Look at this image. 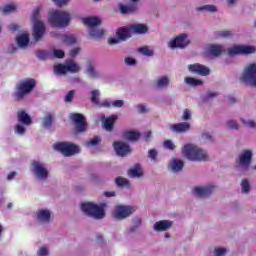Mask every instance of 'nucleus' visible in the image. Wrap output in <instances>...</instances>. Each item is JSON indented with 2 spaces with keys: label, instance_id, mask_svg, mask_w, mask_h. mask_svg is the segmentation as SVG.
<instances>
[{
  "label": "nucleus",
  "instance_id": "obj_1",
  "mask_svg": "<svg viewBox=\"0 0 256 256\" xmlns=\"http://www.w3.org/2000/svg\"><path fill=\"white\" fill-rule=\"evenodd\" d=\"M182 154L189 161H209V154L197 144L188 143L182 147Z\"/></svg>",
  "mask_w": 256,
  "mask_h": 256
},
{
  "label": "nucleus",
  "instance_id": "obj_2",
  "mask_svg": "<svg viewBox=\"0 0 256 256\" xmlns=\"http://www.w3.org/2000/svg\"><path fill=\"white\" fill-rule=\"evenodd\" d=\"M71 13L63 10H52L48 13V23L52 27L63 29L71 25Z\"/></svg>",
  "mask_w": 256,
  "mask_h": 256
},
{
  "label": "nucleus",
  "instance_id": "obj_3",
  "mask_svg": "<svg viewBox=\"0 0 256 256\" xmlns=\"http://www.w3.org/2000/svg\"><path fill=\"white\" fill-rule=\"evenodd\" d=\"M80 209L84 215L92 217L93 219H105V210L107 209V203H94L83 202L80 205Z\"/></svg>",
  "mask_w": 256,
  "mask_h": 256
},
{
  "label": "nucleus",
  "instance_id": "obj_4",
  "mask_svg": "<svg viewBox=\"0 0 256 256\" xmlns=\"http://www.w3.org/2000/svg\"><path fill=\"white\" fill-rule=\"evenodd\" d=\"M37 85V80L33 78H26L22 81H20L15 88V91L13 93V97L16 101H23L29 93L33 92V89H35Z\"/></svg>",
  "mask_w": 256,
  "mask_h": 256
},
{
  "label": "nucleus",
  "instance_id": "obj_5",
  "mask_svg": "<svg viewBox=\"0 0 256 256\" xmlns=\"http://www.w3.org/2000/svg\"><path fill=\"white\" fill-rule=\"evenodd\" d=\"M41 8H35L32 13L33 30L32 36L35 41H41L43 35H45V23L39 19Z\"/></svg>",
  "mask_w": 256,
  "mask_h": 256
},
{
  "label": "nucleus",
  "instance_id": "obj_6",
  "mask_svg": "<svg viewBox=\"0 0 256 256\" xmlns=\"http://www.w3.org/2000/svg\"><path fill=\"white\" fill-rule=\"evenodd\" d=\"M135 211H137L135 206L116 205L112 211V218L115 221H123L127 219V217H131Z\"/></svg>",
  "mask_w": 256,
  "mask_h": 256
},
{
  "label": "nucleus",
  "instance_id": "obj_7",
  "mask_svg": "<svg viewBox=\"0 0 256 256\" xmlns=\"http://www.w3.org/2000/svg\"><path fill=\"white\" fill-rule=\"evenodd\" d=\"M240 80L246 85L256 87V63L251 62L245 65Z\"/></svg>",
  "mask_w": 256,
  "mask_h": 256
},
{
  "label": "nucleus",
  "instance_id": "obj_8",
  "mask_svg": "<svg viewBox=\"0 0 256 256\" xmlns=\"http://www.w3.org/2000/svg\"><path fill=\"white\" fill-rule=\"evenodd\" d=\"M81 65L74 60H68L65 64H56L54 66V73L56 75H65L66 73H79Z\"/></svg>",
  "mask_w": 256,
  "mask_h": 256
},
{
  "label": "nucleus",
  "instance_id": "obj_9",
  "mask_svg": "<svg viewBox=\"0 0 256 256\" xmlns=\"http://www.w3.org/2000/svg\"><path fill=\"white\" fill-rule=\"evenodd\" d=\"M53 149H55V151H59V153H62L65 157L77 155V153L81 151L79 146L69 142H58L53 146Z\"/></svg>",
  "mask_w": 256,
  "mask_h": 256
},
{
  "label": "nucleus",
  "instance_id": "obj_10",
  "mask_svg": "<svg viewBox=\"0 0 256 256\" xmlns=\"http://www.w3.org/2000/svg\"><path fill=\"white\" fill-rule=\"evenodd\" d=\"M31 173L36 181H47L49 177V170L42 162H34L31 165Z\"/></svg>",
  "mask_w": 256,
  "mask_h": 256
},
{
  "label": "nucleus",
  "instance_id": "obj_11",
  "mask_svg": "<svg viewBox=\"0 0 256 256\" xmlns=\"http://www.w3.org/2000/svg\"><path fill=\"white\" fill-rule=\"evenodd\" d=\"M255 53L256 46L253 45L238 44L228 48V54L232 57H235V55H255Z\"/></svg>",
  "mask_w": 256,
  "mask_h": 256
},
{
  "label": "nucleus",
  "instance_id": "obj_12",
  "mask_svg": "<svg viewBox=\"0 0 256 256\" xmlns=\"http://www.w3.org/2000/svg\"><path fill=\"white\" fill-rule=\"evenodd\" d=\"M191 40H189V36L185 33L180 34L168 42L169 49H185L188 47Z\"/></svg>",
  "mask_w": 256,
  "mask_h": 256
},
{
  "label": "nucleus",
  "instance_id": "obj_13",
  "mask_svg": "<svg viewBox=\"0 0 256 256\" xmlns=\"http://www.w3.org/2000/svg\"><path fill=\"white\" fill-rule=\"evenodd\" d=\"M70 119L74 123L77 133H85V131H87L85 116L79 113H74L70 115Z\"/></svg>",
  "mask_w": 256,
  "mask_h": 256
},
{
  "label": "nucleus",
  "instance_id": "obj_14",
  "mask_svg": "<svg viewBox=\"0 0 256 256\" xmlns=\"http://www.w3.org/2000/svg\"><path fill=\"white\" fill-rule=\"evenodd\" d=\"M38 59H52V57H57V59H63L65 57V52L63 50L59 49H53L52 52H49L47 50H39L37 53Z\"/></svg>",
  "mask_w": 256,
  "mask_h": 256
},
{
  "label": "nucleus",
  "instance_id": "obj_15",
  "mask_svg": "<svg viewBox=\"0 0 256 256\" xmlns=\"http://www.w3.org/2000/svg\"><path fill=\"white\" fill-rule=\"evenodd\" d=\"M169 85H171V76L169 75L158 76L153 82V87L157 91H165V89H169Z\"/></svg>",
  "mask_w": 256,
  "mask_h": 256
},
{
  "label": "nucleus",
  "instance_id": "obj_16",
  "mask_svg": "<svg viewBox=\"0 0 256 256\" xmlns=\"http://www.w3.org/2000/svg\"><path fill=\"white\" fill-rule=\"evenodd\" d=\"M187 69L190 73H193V75H200L201 77H207V75L211 73L209 67L199 63L190 64L188 65Z\"/></svg>",
  "mask_w": 256,
  "mask_h": 256
},
{
  "label": "nucleus",
  "instance_id": "obj_17",
  "mask_svg": "<svg viewBox=\"0 0 256 256\" xmlns=\"http://www.w3.org/2000/svg\"><path fill=\"white\" fill-rule=\"evenodd\" d=\"M217 189V186L215 184H208L206 186H198L193 189V194L196 195V197H209L213 191Z\"/></svg>",
  "mask_w": 256,
  "mask_h": 256
},
{
  "label": "nucleus",
  "instance_id": "obj_18",
  "mask_svg": "<svg viewBox=\"0 0 256 256\" xmlns=\"http://www.w3.org/2000/svg\"><path fill=\"white\" fill-rule=\"evenodd\" d=\"M251 159H253V151L244 150L238 157V166L247 169L251 165Z\"/></svg>",
  "mask_w": 256,
  "mask_h": 256
},
{
  "label": "nucleus",
  "instance_id": "obj_19",
  "mask_svg": "<svg viewBox=\"0 0 256 256\" xmlns=\"http://www.w3.org/2000/svg\"><path fill=\"white\" fill-rule=\"evenodd\" d=\"M36 220L40 225H47L51 223V210L47 208H41L36 212Z\"/></svg>",
  "mask_w": 256,
  "mask_h": 256
},
{
  "label": "nucleus",
  "instance_id": "obj_20",
  "mask_svg": "<svg viewBox=\"0 0 256 256\" xmlns=\"http://www.w3.org/2000/svg\"><path fill=\"white\" fill-rule=\"evenodd\" d=\"M113 147L114 151H116V154L119 155V157H125L131 154V147H129L128 144L125 142H114Z\"/></svg>",
  "mask_w": 256,
  "mask_h": 256
},
{
  "label": "nucleus",
  "instance_id": "obj_21",
  "mask_svg": "<svg viewBox=\"0 0 256 256\" xmlns=\"http://www.w3.org/2000/svg\"><path fill=\"white\" fill-rule=\"evenodd\" d=\"M171 227H173V221L159 220L153 224L152 229L156 231V233H164L165 231H169Z\"/></svg>",
  "mask_w": 256,
  "mask_h": 256
},
{
  "label": "nucleus",
  "instance_id": "obj_22",
  "mask_svg": "<svg viewBox=\"0 0 256 256\" xmlns=\"http://www.w3.org/2000/svg\"><path fill=\"white\" fill-rule=\"evenodd\" d=\"M168 129L172 131V133H187L191 131V123L180 122L176 124H170Z\"/></svg>",
  "mask_w": 256,
  "mask_h": 256
},
{
  "label": "nucleus",
  "instance_id": "obj_23",
  "mask_svg": "<svg viewBox=\"0 0 256 256\" xmlns=\"http://www.w3.org/2000/svg\"><path fill=\"white\" fill-rule=\"evenodd\" d=\"M80 21L81 23H83V25H85V27H88L89 30L99 27V25H101V18L97 16L82 17L80 18Z\"/></svg>",
  "mask_w": 256,
  "mask_h": 256
},
{
  "label": "nucleus",
  "instance_id": "obj_24",
  "mask_svg": "<svg viewBox=\"0 0 256 256\" xmlns=\"http://www.w3.org/2000/svg\"><path fill=\"white\" fill-rule=\"evenodd\" d=\"M225 51V47L223 45L219 44H211L206 47L205 49V55H208L210 57H219Z\"/></svg>",
  "mask_w": 256,
  "mask_h": 256
},
{
  "label": "nucleus",
  "instance_id": "obj_25",
  "mask_svg": "<svg viewBox=\"0 0 256 256\" xmlns=\"http://www.w3.org/2000/svg\"><path fill=\"white\" fill-rule=\"evenodd\" d=\"M118 116L117 115H111L109 117L101 116L100 120L102 121V125L105 129V131H113V125H115V122L117 121Z\"/></svg>",
  "mask_w": 256,
  "mask_h": 256
},
{
  "label": "nucleus",
  "instance_id": "obj_26",
  "mask_svg": "<svg viewBox=\"0 0 256 256\" xmlns=\"http://www.w3.org/2000/svg\"><path fill=\"white\" fill-rule=\"evenodd\" d=\"M184 165L183 160L174 158L170 161L168 168L172 173H179L180 171H183Z\"/></svg>",
  "mask_w": 256,
  "mask_h": 256
},
{
  "label": "nucleus",
  "instance_id": "obj_27",
  "mask_svg": "<svg viewBox=\"0 0 256 256\" xmlns=\"http://www.w3.org/2000/svg\"><path fill=\"white\" fill-rule=\"evenodd\" d=\"M86 75L90 79H99L101 77V74L95 69V65L91 62L86 65Z\"/></svg>",
  "mask_w": 256,
  "mask_h": 256
},
{
  "label": "nucleus",
  "instance_id": "obj_28",
  "mask_svg": "<svg viewBox=\"0 0 256 256\" xmlns=\"http://www.w3.org/2000/svg\"><path fill=\"white\" fill-rule=\"evenodd\" d=\"M129 177L132 179H139L143 176V168L139 164L134 165L132 168L128 171Z\"/></svg>",
  "mask_w": 256,
  "mask_h": 256
},
{
  "label": "nucleus",
  "instance_id": "obj_29",
  "mask_svg": "<svg viewBox=\"0 0 256 256\" xmlns=\"http://www.w3.org/2000/svg\"><path fill=\"white\" fill-rule=\"evenodd\" d=\"M17 117H18V123H22L27 126L31 125L32 123L31 116H29V114H27L25 110L18 111Z\"/></svg>",
  "mask_w": 256,
  "mask_h": 256
},
{
  "label": "nucleus",
  "instance_id": "obj_30",
  "mask_svg": "<svg viewBox=\"0 0 256 256\" xmlns=\"http://www.w3.org/2000/svg\"><path fill=\"white\" fill-rule=\"evenodd\" d=\"M16 42L18 47H20V49L27 47V45H29V34L27 33L18 34V36L16 37Z\"/></svg>",
  "mask_w": 256,
  "mask_h": 256
},
{
  "label": "nucleus",
  "instance_id": "obj_31",
  "mask_svg": "<svg viewBox=\"0 0 256 256\" xmlns=\"http://www.w3.org/2000/svg\"><path fill=\"white\" fill-rule=\"evenodd\" d=\"M130 31L136 35H144L149 31V28L145 24H133L130 26Z\"/></svg>",
  "mask_w": 256,
  "mask_h": 256
},
{
  "label": "nucleus",
  "instance_id": "obj_32",
  "mask_svg": "<svg viewBox=\"0 0 256 256\" xmlns=\"http://www.w3.org/2000/svg\"><path fill=\"white\" fill-rule=\"evenodd\" d=\"M196 11H198V13H217L218 9L216 5L206 4L203 6L196 7Z\"/></svg>",
  "mask_w": 256,
  "mask_h": 256
},
{
  "label": "nucleus",
  "instance_id": "obj_33",
  "mask_svg": "<svg viewBox=\"0 0 256 256\" xmlns=\"http://www.w3.org/2000/svg\"><path fill=\"white\" fill-rule=\"evenodd\" d=\"M131 26L129 28H119L116 32V35L122 40L126 41V39H129L131 37Z\"/></svg>",
  "mask_w": 256,
  "mask_h": 256
},
{
  "label": "nucleus",
  "instance_id": "obj_34",
  "mask_svg": "<svg viewBox=\"0 0 256 256\" xmlns=\"http://www.w3.org/2000/svg\"><path fill=\"white\" fill-rule=\"evenodd\" d=\"M137 6L133 4H120L119 5V11L122 13V15H129V13H134L136 11Z\"/></svg>",
  "mask_w": 256,
  "mask_h": 256
},
{
  "label": "nucleus",
  "instance_id": "obj_35",
  "mask_svg": "<svg viewBox=\"0 0 256 256\" xmlns=\"http://www.w3.org/2000/svg\"><path fill=\"white\" fill-rule=\"evenodd\" d=\"M184 83L186 85H188V87H201V85H203L202 80H199V79H196L193 77H189V76H186L184 78Z\"/></svg>",
  "mask_w": 256,
  "mask_h": 256
},
{
  "label": "nucleus",
  "instance_id": "obj_36",
  "mask_svg": "<svg viewBox=\"0 0 256 256\" xmlns=\"http://www.w3.org/2000/svg\"><path fill=\"white\" fill-rule=\"evenodd\" d=\"M89 35L90 37H93V39H99L102 35H105V30L99 26H96L95 28L89 30Z\"/></svg>",
  "mask_w": 256,
  "mask_h": 256
},
{
  "label": "nucleus",
  "instance_id": "obj_37",
  "mask_svg": "<svg viewBox=\"0 0 256 256\" xmlns=\"http://www.w3.org/2000/svg\"><path fill=\"white\" fill-rule=\"evenodd\" d=\"M124 137L128 141H137V139L141 137V134L135 130H129L124 133Z\"/></svg>",
  "mask_w": 256,
  "mask_h": 256
},
{
  "label": "nucleus",
  "instance_id": "obj_38",
  "mask_svg": "<svg viewBox=\"0 0 256 256\" xmlns=\"http://www.w3.org/2000/svg\"><path fill=\"white\" fill-rule=\"evenodd\" d=\"M27 125L22 124L21 122H18L15 126H14V133L16 135H19L20 137H23V135H25V133L27 132Z\"/></svg>",
  "mask_w": 256,
  "mask_h": 256
},
{
  "label": "nucleus",
  "instance_id": "obj_39",
  "mask_svg": "<svg viewBox=\"0 0 256 256\" xmlns=\"http://www.w3.org/2000/svg\"><path fill=\"white\" fill-rule=\"evenodd\" d=\"M241 189H242V193H244L245 195H247V193L251 191V183L249 182L248 179L242 180Z\"/></svg>",
  "mask_w": 256,
  "mask_h": 256
},
{
  "label": "nucleus",
  "instance_id": "obj_40",
  "mask_svg": "<svg viewBox=\"0 0 256 256\" xmlns=\"http://www.w3.org/2000/svg\"><path fill=\"white\" fill-rule=\"evenodd\" d=\"M101 96V92L99 90H92L91 91V101L94 105H99L101 101H99V97Z\"/></svg>",
  "mask_w": 256,
  "mask_h": 256
},
{
  "label": "nucleus",
  "instance_id": "obj_41",
  "mask_svg": "<svg viewBox=\"0 0 256 256\" xmlns=\"http://www.w3.org/2000/svg\"><path fill=\"white\" fill-rule=\"evenodd\" d=\"M193 117V112L190 109H184L181 115V119L184 122L191 121Z\"/></svg>",
  "mask_w": 256,
  "mask_h": 256
},
{
  "label": "nucleus",
  "instance_id": "obj_42",
  "mask_svg": "<svg viewBox=\"0 0 256 256\" xmlns=\"http://www.w3.org/2000/svg\"><path fill=\"white\" fill-rule=\"evenodd\" d=\"M240 121L243 123V125H246V127H250L251 129H255L256 127V123L248 117H242L240 118Z\"/></svg>",
  "mask_w": 256,
  "mask_h": 256
},
{
  "label": "nucleus",
  "instance_id": "obj_43",
  "mask_svg": "<svg viewBox=\"0 0 256 256\" xmlns=\"http://www.w3.org/2000/svg\"><path fill=\"white\" fill-rule=\"evenodd\" d=\"M2 13H13L17 11V6L15 4H7L1 7Z\"/></svg>",
  "mask_w": 256,
  "mask_h": 256
},
{
  "label": "nucleus",
  "instance_id": "obj_44",
  "mask_svg": "<svg viewBox=\"0 0 256 256\" xmlns=\"http://www.w3.org/2000/svg\"><path fill=\"white\" fill-rule=\"evenodd\" d=\"M229 253V250L225 247H216L214 249V256H225Z\"/></svg>",
  "mask_w": 256,
  "mask_h": 256
},
{
  "label": "nucleus",
  "instance_id": "obj_45",
  "mask_svg": "<svg viewBox=\"0 0 256 256\" xmlns=\"http://www.w3.org/2000/svg\"><path fill=\"white\" fill-rule=\"evenodd\" d=\"M139 53H141L142 55H145L146 57H152L153 50L147 46H144L142 48H139Z\"/></svg>",
  "mask_w": 256,
  "mask_h": 256
},
{
  "label": "nucleus",
  "instance_id": "obj_46",
  "mask_svg": "<svg viewBox=\"0 0 256 256\" xmlns=\"http://www.w3.org/2000/svg\"><path fill=\"white\" fill-rule=\"evenodd\" d=\"M63 41L67 45H73V44L77 43V38L73 35L63 36Z\"/></svg>",
  "mask_w": 256,
  "mask_h": 256
},
{
  "label": "nucleus",
  "instance_id": "obj_47",
  "mask_svg": "<svg viewBox=\"0 0 256 256\" xmlns=\"http://www.w3.org/2000/svg\"><path fill=\"white\" fill-rule=\"evenodd\" d=\"M164 149H168V151H173L177 146H175V142L173 140H166L163 142Z\"/></svg>",
  "mask_w": 256,
  "mask_h": 256
},
{
  "label": "nucleus",
  "instance_id": "obj_48",
  "mask_svg": "<svg viewBox=\"0 0 256 256\" xmlns=\"http://www.w3.org/2000/svg\"><path fill=\"white\" fill-rule=\"evenodd\" d=\"M101 143V138L99 137H94L92 139H90L89 141H87L85 143L86 147H95L97 144Z\"/></svg>",
  "mask_w": 256,
  "mask_h": 256
},
{
  "label": "nucleus",
  "instance_id": "obj_49",
  "mask_svg": "<svg viewBox=\"0 0 256 256\" xmlns=\"http://www.w3.org/2000/svg\"><path fill=\"white\" fill-rule=\"evenodd\" d=\"M116 185L118 187H129V181L126 178L118 177L116 178Z\"/></svg>",
  "mask_w": 256,
  "mask_h": 256
},
{
  "label": "nucleus",
  "instance_id": "obj_50",
  "mask_svg": "<svg viewBox=\"0 0 256 256\" xmlns=\"http://www.w3.org/2000/svg\"><path fill=\"white\" fill-rule=\"evenodd\" d=\"M43 127H51V124L53 123V116L51 114H47L43 119Z\"/></svg>",
  "mask_w": 256,
  "mask_h": 256
},
{
  "label": "nucleus",
  "instance_id": "obj_51",
  "mask_svg": "<svg viewBox=\"0 0 256 256\" xmlns=\"http://www.w3.org/2000/svg\"><path fill=\"white\" fill-rule=\"evenodd\" d=\"M226 127L227 129L237 130L239 129V123H237L235 120H228L226 122Z\"/></svg>",
  "mask_w": 256,
  "mask_h": 256
},
{
  "label": "nucleus",
  "instance_id": "obj_52",
  "mask_svg": "<svg viewBox=\"0 0 256 256\" xmlns=\"http://www.w3.org/2000/svg\"><path fill=\"white\" fill-rule=\"evenodd\" d=\"M38 256H47L49 255V248L46 246H42L37 251Z\"/></svg>",
  "mask_w": 256,
  "mask_h": 256
},
{
  "label": "nucleus",
  "instance_id": "obj_53",
  "mask_svg": "<svg viewBox=\"0 0 256 256\" xmlns=\"http://www.w3.org/2000/svg\"><path fill=\"white\" fill-rule=\"evenodd\" d=\"M157 155H159V153L155 149H150L148 151V157L151 161H157Z\"/></svg>",
  "mask_w": 256,
  "mask_h": 256
},
{
  "label": "nucleus",
  "instance_id": "obj_54",
  "mask_svg": "<svg viewBox=\"0 0 256 256\" xmlns=\"http://www.w3.org/2000/svg\"><path fill=\"white\" fill-rule=\"evenodd\" d=\"M121 41H123V40L120 39L117 34H116V36L111 37V38L108 39L109 45H118V43H120Z\"/></svg>",
  "mask_w": 256,
  "mask_h": 256
},
{
  "label": "nucleus",
  "instance_id": "obj_55",
  "mask_svg": "<svg viewBox=\"0 0 256 256\" xmlns=\"http://www.w3.org/2000/svg\"><path fill=\"white\" fill-rule=\"evenodd\" d=\"M73 97H75V91L71 90L69 91L65 96V102L71 103L73 101Z\"/></svg>",
  "mask_w": 256,
  "mask_h": 256
},
{
  "label": "nucleus",
  "instance_id": "obj_56",
  "mask_svg": "<svg viewBox=\"0 0 256 256\" xmlns=\"http://www.w3.org/2000/svg\"><path fill=\"white\" fill-rule=\"evenodd\" d=\"M112 103H113V101H111L109 99H105V100L99 102L98 107H112Z\"/></svg>",
  "mask_w": 256,
  "mask_h": 256
},
{
  "label": "nucleus",
  "instance_id": "obj_57",
  "mask_svg": "<svg viewBox=\"0 0 256 256\" xmlns=\"http://www.w3.org/2000/svg\"><path fill=\"white\" fill-rule=\"evenodd\" d=\"M123 105H125V102L123 100H113L112 101V107L121 108V107H123Z\"/></svg>",
  "mask_w": 256,
  "mask_h": 256
},
{
  "label": "nucleus",
  "instance_id": "obj_58",
  "mask_svg": "<svg viewBox=\"0 0 256 256\" xmlns=\"http://www.w3.org/2000/svg\"><path fill=\"white\" fill-rule=\"evenodd\" d=\"M69 1L71 0H53L55 5H57L58 7H65V5L69 3Z\"/></svg>",
  "mask_w": 256,
  "mask_h": 256
},
{
  "label": "nucleus",
  "instance_id": "obj_59",
  "mask_svg": "<svg viewBox=\"0 0 256 256\" xmlns=\"http://www.w3.org/2000/svg\"><path fill=\"white\" fill-rule=\"evenodd\" d=\"M231 35H232L231 31H227V30L220 31L217 33V37H231Z\"/></svg>",
  "mask_w": 256,
  "mask_h": 256
},
{
  "label": "nucleus",
  "instance_id": "obj_60",
  "mask_svg": "<svg viewBox=\"0 0 256 256\" xmlns=\"http://www.w3.org/2000/svg\"><path fill=\"white\" fill-rule=\"evenodd\" d=\"M124 63L126 65L133 66L136 63V60L134 58L127 57V58L124 59Z\"/></svg>",
  "mask_w": 256,
  "mask_h": 256
},
{
  "label": "nucleus",
  "instance_id": "obj_61",
  "mask_svg": "<svg viewBox=\"0 0 256 256\" xmlns=\"http://www.w3.org/2000/svg\"><path fill=\"white\" fill-rule=\"evenodd\" d=\"M138 113H147V106L145 104H140L137 106Z\"/></svg>",
  "mask_w": 256,
  "mask_h": 256
},
{
  "label": "nucleus",
  "instance_id": "obj_62",
  "mask_svg": "<svg viewBox=\"0 0 256 256\" xmlns=\"http://www.w3.org/2000/svg\"><path fill=\"white\" fill-rule=\"evenodd\" d=\"M16 176H17V172H10V173L7 175V180H8V181H13V179H15Z\"/></svg>",
  "mask_w": 256,
  "mask_h": 256
},
{
  "label": "nucleus",
  "instance_id": "obj_63",
  "mask_svg": "<svg viewBox=\"0 0 256 256\" xmlns=\"http://www.w3.org/2000/svg\"><path fill=\"white\" fill-rule=\"evenodd\" d=\"M202 138H204L206 141H212L213 137L209 133L202 134Z\"/></svg>",
  "mask_w": 256,
  "mask_h": 256
},
{
  "label": "nucleus",
  "instance_id": "obj_64",
  "mask_svg": "<svg viewBox=\"0 0 256 256\" xmlns=\"http://www.w3.org/2000/svg\"><path fill=\"white\" fill-rule=\"evenodd\" d=\"M105 197H115V191H106L104 192Z\"/></svg>",
  "mask_w": 256,
  "mask_h": 256
}]
</instances>
